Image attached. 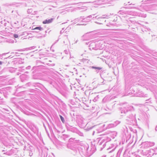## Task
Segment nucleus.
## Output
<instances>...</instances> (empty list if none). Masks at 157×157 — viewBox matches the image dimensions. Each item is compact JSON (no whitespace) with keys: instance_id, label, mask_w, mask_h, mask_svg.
Instances as JSON below:
<instances>
[{"instance_id":"nucleus-5","label":"nucleus","mask_w":157,"mask_h":157,"mask_svg":"<svg viewBox=\"0 0 157 157\" xmlns=\"http://www.w3.org/2000/svg\"><path fill=\"white\" fill-rule=\"evenodd\" d=\"M14 36L15 38H17L18 37V35L16 34H14Z\"/></svg>"},{"instance_id":"nucleus-2","label":"nucleus","mask_w":157,"mask_h":157,"mask_svg":"<svg viewBox=\"0 0 157 157\" xmlns=\"http://www.w3.org/2000/svg\"><path fill=\"white\" fill-rule=\"evenodd\" d=\"M92 68L93 69H98L99 70H100L102 69L101 67H92Z\"/></svg>"},{"instance_id":"nucleus-3","label":"nucleus","mask_w":157,"mask_h":157,"mask_svg":"<svg viewBox=\"0 0 157 157\" xmlns=\"http://www.w3.org/2000/svg\"><path fill=\"white\" fill-rule=\"evenodd\" d=\"M42 28L40 27H37L33 29H38L39 30H41Z\"/></svg>"},{"instance_id":"nucleus-1","label":"nucleus","mask_w":157,"mask_h":157,"mask_svg":"<svg viewBox=\"0 0 157 157\" xmlns=\"http://www.w3.org/2000/svg\"><path fill=\"white\" fill-rule=\"evenodd\" d=\"M53 18H52L49 19H46L43 21V24H48L51 23L53 21Z\"/></svg>"},{"instance_id":"nucleus-6","label":"nucleus","mask_w":157,"mask_h":157,"mask_svg":"<svg viewBox=\"0 0 157 157\" xmlns=\"http://www.w3.org/2000/svg\"><path fill=\"white\" fill-rule=\"evenodd\" d=\"M2 62L1 61H0V65H1L2 64Z\"/></svg>"},{"instance_id":"nucleus-4","label":"nucleus","mask_w":157,"mask_h":157,"mask_svg":"<svg viewBox=\"0 0 157 157\" xmlns=\"http://www.w3.org/2000/svg\"><path fill=\"white\" fill-rule=\"evenodd\" d=\"M59 116H60V119H61V120L62 121V122L63 123H64L65 121H64V119L63 118V117L61 115H60Z\"/></svg>"}]
</instances>
